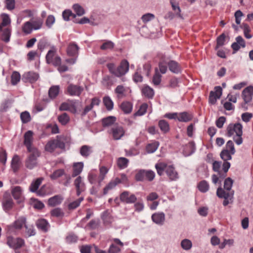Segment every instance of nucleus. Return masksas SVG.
Segmentation results:
<instances>
[{"label": "nucleus", "instance_id": "nucleus-1", "mask_svg": "<svg viewBox=\"0 0 253 253\" xmlns=\"http://www.w3.org/2000/svg\"><path fill=\"white\" fill-rule=\"evenodd\" d=\"M107 66L109 72L117 77H120L125 75L129 69V63L126 60H123L120 65L116 68L114 63H108Z\"/></svg>", "mask_w": 253, "mask_h": 253}, {"label": "nucleus", "instance_id": "nucleus-2", "mask_svg": "<svg viewBox=\"0 0 253 253\" xmlns=\"http://www.w3.org/2000/svg\"><path fill=\"white\" fill-rule=\"evenodd\" d=\"M30 154L25 160V167L29 169H32L38 166V158L41 155V152L38 149L28 151Z\"/></svg>", "mask_w": 253, "mask_h": 253}, {"label": "nucleus", "instance_id": "nucleus-3", "mask_svg": "<svg viewBox=\"0 0 253 253\" xmlns=\"http://www.w3.org/2000/svg\"><path fill=\"white\" fill-rule=\"evenodd\" d=\"M221 163L215 161L212 163V169L217 172L219 177L223 179L226 176V173L230 167V163L228 162H224L222 166V169H220Z\"/></svg>", "mask_w": 253, "mask_h": 253}, {"label": "nucleus", "instance_id": "nucleus-4", "mask_svg": "<svg viewBox=\"0 0 253 253\" xmlns=\"http://www.w3.org/2000/svg\"><path fill=\"white\" fill-rule=\"evenodd\" d=\"M155 176V172L151 170L141 169L135 174V178L137 181H152Z\"/></svg>", "mask_w": 253, "mask_h": 253}, {"label": "nucleus", "instance_id": "nucleus-5", "mask_svg": "<svg viewBox=\"0 0 253 253\" xmlns=\"http://www.w3.org/2000/svg\"><path fill=\"white\" fill-rule=\"evenodd\" d=\"M83 91V86L70 84L67 86L65 93L72 96H80Z\"/></svg>", "mask_w": 253, "mask_h": 253}, {"label": "nucleus", "instance_id": "nucleus-6", "mask_svg": "<svg viewBox=\"0 0 253 253\" xmlns=\"http://www.w3.org/2000/svg\"><path fill=\"white\" fill-rule=\"evenodd\" d=\"M242 129L243 126L241 124H230L227 127V135L228 137H231L234 135V133H236V135L237 134H243Z\"/></svg>", "mask_w": 253, "mask_h": 253}, {"label": "nucleus", "instance_id": "nucleus-7", "mask_svg": "<svg viewBox=\"0 0 253 253\" xmlns=\"http://www.w3.org/2000/svg\"><path fill=\"white\" fill-rule=\"evenodd\" d=\"M110 133L114 139L119 140L125 135V130L122 126L116 124L111 127Z\"/></svg>", "mask_w": 253, "mask_h": 253}, {"label": "nucleus", "instance_id": "nucleus-8", "mask_svg": "<svg viewBox=\"0 0 253 253\" xmlns=\"http://www.w3.org/2000/svg\"><path fill=\"white\" fill-rule=\"evenodd\" d=\"M24 241L20 238H14L12 237H8L7 238V244L14 250L20 249L24 245Z\"/></svg>", "mask_w": 253, "mask_h": 253}, {"label": "nucleus", "instance_id": "nucleus-9", "mask_svg": "<svg viewBox=\"0 0 253 253\" xmlns=\"http://www.w3.org/2000/svg\"><path fill=\"white\" fill-rule=\"evenodd\" d=\"M222 89L220 86H216L214 88V91H211L210 93L209 101L211 104H215L217 100L219 99L222 95Z\"/></svg>", "mask_w": 253, "mask_h": 253}, {"label": "nucleus", "instance_id": "nucleus-10", "mask_svg": "<svg viewBox=\"0 0 253 253\" xmlns=\"http://www.w3.org/2000/svg\"><path fill=\"white\" fill-rule=\"evenodd\" d=\"M120 200L126 204H133L137 200V198L133 194H131L128 191H124L120 194Z\"/></svg>", "mask_w": 253, "mask_h": 253}, {"label": "nucleus", "instance_id": "nucleus-11", "mask_svg": "<svg viewBox=\"0 0 253 253\" xmlns=\"http://www.w3.org/2000/svg\"><path fill=\"white\" fill-rule=\"evenodd\" d=\"M24 144L26 146L28 151L33 150L34 149H37L32 146L33 141V132L31 130H28L25 132L24 135Z\"/></svg>", "mask_w": 253, "mask_h": 253}, {"label": "nucleus", "instance_id": "nucleus-12", "mask_svg": "<svg viewBox=\"0 0 253 253\" xmlns=\"http://www.w3.org/2000/svg\"><path fill=\"white\" fill-rule=\"evenodd\" d=\"M112 241L115 244H112L109 249V253H119L121 251L120 247H123L124 243L118 238H113Z\"/></svg>", "mask_w": 253, "mask_h": 253}, {"label": "nucleus", "instance_id": "nucleus-13", "mask_svg": "<svg viewBox=\"0 0 253 253\" xmlns=\"http://www.w3.org/2000/svg\"><path fill=\"white\" fill-rule=\"evenodd\" d=\"M59 110L60 111H69L72 113L75 114L77 112L76 102L71 100L68 102H63L61 104Z\"/></svg>", "mask_w": 253, "mask_h": 253}, {"label": "nucleus", "instance_id": "nucleus-14", "mask_svg": "<svg viewBox=\"0 0 253 253\" xmlns=\"http://www.w3.org/2000/svg\"><path fill=\"white\" fill-rule=\"evenodd\" d=\"M39 78L38 73L30 71L23 74L22 80L25 83H34L38 80Z\"/></svg>", "mask_w": 253, "mask_h": 253}, {"label": "nucleus", "instance_id": "nucleus-15", "mask_svg": "<svg viewBox=\"0 0 253 253\" xmlns=\"http://www.w3.org/2000/svg\"><path fill=\"white\" fill-rule=\"evenodd\" d=\"M74 185L77 191V196H80L82 192L85 190V185L81 176H78L74 180Z\"/></svg>", "mask_w": 253, "mask_h": 253}, {"label": "nucleus", "instance_id": "nucleus-16", "mask_svg": "<svg viewBox=\"0 0 253 253\" xmlns=\"http://www.w3.org/2000/svg\"><path fill=\"white\" fill-rule=\"evenodd\" d=\"M152 220L158 225H163L165 222V214L163 212H157L151 216Z\"/></svg>", "mask_w": 253, "mask_h": 253}, {"label": "nucleus", "instance_id": "nucleus-17", "mask_svg": "<svg viewBox=\"0 0 253 253\" xmlns=\"http://www.w3.org/2000/svg\"><path fill=\"white\" fill-rule=\"evenodd\" d=\"M234 194V191H226L221 187H218L216 191V195L220 198L232 199Z\"/></svg>", "mask_w": 253, "mask_h": 253}, {"label": "nucleus", "instance_id": "nucleus-18", "mask_svg": "<svg viewBox=\"0 0 253 253\" xmlns=\"http://www.w3.org/2000/svg\"><path fill=\"white\" fill-rule=\"evenodd\" d=\"M242 97L246 103L250 102L253 95V86H249L245 88L242 92Z\"/></svg>", "mask_w": 253, "mask_h": 253}, {"label": "nucleus", "instance_id": "nucleus-19", "mask_svg": "<svg viewBox=\"0 0 253 253\" xmlns=\"http://www.w3.org/2000/svg\"><path fill=\"white\" fill-rule=\"evenodd\" d=\"M26 218L24 216H21L18 218L12 224L8 226L9 229L12 228L16 229H21L23 226L26 225Z\"/></svg>", "mask_w": 253, "mask_h": 253}, {"label": "nucleus", "instance_id": "nucleus-20", "mask_svg": "<svg viewBox=\"0 0 253 253\" xmlns=\"http://www.w3.org/2000/svg\"><path fill=\"white\" fill-rule=\"evenodd\" d=\"M245 46V42L243 38L240 36L236 37V42H233L231 45V47L234 51V53L238 51L241 47L244 48Z\"/></svg>", "mask_w": 253, "mask_h": 253}, {"label": "nucleus", "instance_id": "nucleus-21", "mask_svg": "<svg viewBox=\"0 0 253 253\" xmlns=\"http://www.w3.org/2000/svg\"><path fill=\"white\" fill-rule=\"evenodd\" d=\"M42 178H39L33 181L29 187L30 191L32 192H37L39 196H43V194L42 193L41 190L37 191L42 183Z\"/></svg>", "mask_w": 253, "mask_h": 253}, {"label": "nucleus", "instance_id": "nucleus-22", "mask_svg": "<svg viewBox=\"0 0 253 253\" xmlns=\"http://www.w3.org/2000/svg\"><path fill=\"white\" fill-rule=\"evenodd\" d=\"M166 173L169 179L171 181L176 180L179 178L177 172L175 170L174 168L171 165L168 166L166 169Z\"/></svg>", "mask_w": 253, "mask_h": 253}, {"label": "nucleus", "instance_id": "nucleus-23", "mask_svg": "<svg viewBox=\"0 0 253 253\" xmlns=\"http://www.w3.org/2000/svg\"><path fill=\"white\" fill-rule=\"evenodd\" d=\"M121 183V180L116 177L111 180L109 183L104 187L103 189V193L106 195L108 193V191L113 189L118 184Z\"/></svg>", "mask_w": 253, "mask_h": 253}, {"label": "nucleus", "instance_id": "nucleus-24", "mask_svg": "<svg viewBox=\"0 0 253 253\" xmlns=\"http://www.w3.org/2000/svg\"><path fill=\"white\" fill-rule=\"evenodd\" d=\"M79 47L74 42L70 43L67 48V54L70 56H75L78 54Z\"/></svg>", "mask_w": 253, "mask_h": 253}, {"label": "nucleus", "instance_id": "nucleus-25", "mask_svg": "<svg viewBox=\"0 0 253 253\" xmlns=\"http://www.w3.org/2000/svg\"><path fill=\"white\" fill-rule=\"evenodd\" d=\"M193 116L191 114L187 112L178 113L177 119L179 122H188L192 119Z\"/></svg>", "mask_w": 253, "mask_h": 253}, {"label": "nucleus", "instance_id": "nucleus-26", "mask_svg": "<svg viewBox=\"0 0 253 253\" xmlns=\"http://www.w3.org/2000/svg\"><path fill=\"white\" fill-rule=\"evenodd\" d=\"M84 168V163L83 162H79L75 163L73 167V173L72 176L73 177L77 176L82 171Z\"/></svg>", "mask_w": 253, "mask_h": 253}, {"label": "nucleus", "instance_id": "nucleus-27", "mask_svg": "<svg viewBox=\"0 0 253 253\" xmlns=\"http://www.w3.org/2000/svg\"><path fill=\"white\" fill-rule=\"evenodd\" d=\"M100 175H98L97 172L94 171H91L88 174L87 179L91 184L98 183L100 185L102 181H99Z\"/></svg>", "mask_w": 253, "mask_h": 253}, {"label": "nucleus", "instance_id": "nucleus-28", "mask_svg": "<svg viewBox=\"0 0 253 253\" xmlns=\"http://www.w3.org/2000/svg\"><path fill=\"white\" fill-rule=\"evenodd\" d=\"M141 92L143 95L148 98H152L154 95V91L153 88L148 85H144L142 89Z\"/></svg>", "mask_w": 253, "mask_h": 253}, {"label": "nucleus", "instance_id": "nucleus-29", "mask_svg": "<svg viewBox=\"0 0 253 253\" xmlns=\"http://www.w3.org/2000/svg\"><path fill=\"white\" fill-rule=\"evenodd\" d=\"M20 165V157L17 155H14L11 162V167L14 172H16L19 169Z\"/></svg>", "mask_w": 253, "mask_h": 253}, {"label": "nucleus", "instance_id": "nucleus-30", "mask_svg": "<svg viewBox=\"0 0 253 253\" xmlns=\"http://www.w3.org/2000/svg\"><path fill=\"white\" fill-rule=\"evenodd\" d=\"M36 225L38 229L43 232H46L49 228L48 222L44 219H40L37 221Z\"/></svg>", "mask_w": 253, "mask_h": 253}, {"label": "nucleus", "instance_id": "nucleus-31", "mask_svg": "<svg viewBox=\"0 0 253 253\" xmlns=\"http://www.w3.org/2000/svg\"><path fill=\"white\" fill-rule=\"evenodd\" d=\"M169 70L175 74L179 73L181 71V68L178 63L175 61H169L168 63Z\"/></svg>", "mask_w": 253, "mask_h": 253}, {"label": "nucleus", "instance_id": "nucleus-32", "mask_svg": "<svg viewBox=\"0 0 253 253\" xmlns=\"http://www.w3.org/2000/svg\"><path fill=\"white\" fill-rule=\"evenodd\" d=\"M127 88L123 85H118L115 89V92L117 94V97L122 98L126 96Z\"/></svg>", "mask_w": 253, "mask_h": 253}, {"label": "nucleus", "instance_id": "nucleus-33", "mask_svg": "<svg viewBox=\"0 0 253 253\" xmlns=\"http://www.w3.org/2000/svg\"><path fill=\"white\" fill-rule=\"evenodd\" d=\"M92 152V147L86 145L82 146L80 150V154L85 158L88 157Z\"/></svg>", "mask_w": 253, "mask_h": 253}, {"label": "nucleus", "instance_id": "nucleus-34", "mask_svg": "<svg viewBox=\"0 0 253 253\" xmlns=\"http://www.w3.org/2000/svg\"><path fill=\"white\" fill-rule=\"evenodd\" d=\"M101 218L103 221V223L105 225L110 224L113 221V217L107 211L103 212L101 215Z\"/></svg>", "mask_w": 253, "mask_h": 253}, {"label": "nucleus", "instance_id": "nucleus-35", "mask_svg": "<svg viewBox=\"0 0 253 253\" xmlns=\"http://www.w3.org/2000/svg\"><path fill=\"white\" fill-rule=\"evenodd\" d=\"M59 85H53L51 86L48 90L49 97L51 99L55 98L59 94Z\"/></svg>", "mask_w": 253, "mask_h": 253}, {"label": "nucleus", "instance_id": "nucleus-36", "mask_svg": "<svg viewBox=\"0 0 253 253\" xmlns=\"http://www.w3.org/2000/svg\"><path fill=\"white\" fill-rule=\"evenodd\" d=\"M120 107L124 113L129 114L132 109V104L130 102L125 101L122 103Z\"/></svg>", "mask_w": 253, "mask_h": 253}, {"label": "nucleus", "instance_id": "nucleus-37", "mask_svg": "<svg viewBox=\"0 0 253 253\" xmlns=\"http://www.w3.org/2000/svg\"><path fill=\"white\" fill-rule=\"evenodd\" d=\"M63 200V198L61 196L59 195H56L54 196L48 200V205L50 206H55L58 205H59Z\"/></svg>", "mask_w": 253, "mask_h": 253}, {"label": "nucleus", "instance_id": "nucleus-38", "mask_svg": "<svg viewBox=\"0 0 253 253\" xmlns=\"http://www.w3.org/2000/svg\"><path fill=\"white\" fill-rule=\"evenodd\" d=\"M197 188L200 192L206 193L209 190L210 185L206 180H203L199 182Z\"/></svg>", "mask_w": 253, "mask_h": 253}, {"label": "nucleus", "instance_id": "nucleus-39", "mask_svg": "<svg viewBox=\"0 0 253 253\" xmlns=\"http://www.w3.org/2000/svg\"><path fill=\"white\" fill-rule=\"evenodd\" d=\"M158 126L161 130L164 133H167L169 130V125L167 121L161 120L159 121Z\"/></svg>", "mask_w": 253, "mask_h": 253}, {"label": "nucleus", "instance_id": "nucleus-40", "mask_svg": "<svg viewBox=\"0 0 253 253\" xmlns=\"http://www.w3.org/2000/svg\"><path fill=\"white\" fill-rule=\"evenodd\" d=\"M22 30L25 35L30 34L33 30L32 22L27 21L24 23L22 27Z\"/></svg>", "mask_w": 253, "mask_h": 253}, {"label": "nucleus", "instance_id": "nucleus-41", "mask_svg": "<svg viewBox=\"0 0 253 253\" xmlns=\"http://www.w3.org/2000/svg\"><path fill=\"white\" fill-rule=\"evenodd\" d=\"M11 193L15 199H20L22 194V189L20 186H15L11 190Z\"/></svg>", "mask_w": 253, "mask_h": 253}, {"label": "nucleus", "instance_id": "nucleus-42", "mask_svg": "<svg viewBox=\"0 0 253 253\" xmlns=\"http://www.w3.org/2000/svg\"><path fill=\"white\" fill-rule=\"evenodd\" d=\"M116 121V118L113 116H109L102 120V123L103 126H110L114 124Z\"/></svg>", "mask_w": 253, "mask_h": 253}, {"label": "nucleus", "instance_id": "nucleus-43", "mask_svg": "<svg viewBox=\"0 0 253 253\" xmlns=\"http://www.w3.org/2000/svg\"><path fill=\"white\" fill-rule=\"evenodd\" d=\"M232 155L233 154H231V152L228 149H223L220 154V157L224 162L230 160L232 159Z\"/></svg>", "mask_w": 253, "mask_h": 253}, {"label": "nucleus", "instance_id": "nucleus-44", "mask_svg": "<svg viewBox=\"0 0 253 253\" xmlns=\"http://www.w3.org/2000/svg\"><path fill=\"white\" fill-rule=\"evenodd\" d=\"M168 165L164 163H160L156 164L155 168L159 175H162L164 171H166Z\"/></svg>", "mask_w": 253, "mask_h": 253}, {"label": "nucleus", "instance_id": "nucleus-45", "mask_svg": "<svg viewBox=\"0 0 253 253\" xmlns=\"http://www.w3.org/2000/svg\"><path fill=\"white\" fill-rule=\"evenodd\" d=\"M129 161L124 157H120L117 160L118 166L122 169L126 168L127 167Z\"/></svg>", "mask_w": 253, "mask_h": 253}, {"label": "nucleus", "instance_id": "nucleus-46", "mask_svg": "<svg viewBox=\"0 0 253 253\" xmlns=\"http://www.w3.org/2000/svg\"><path fill=\"white\" fill-rule=\"evenodd\" d=\"M103 103L105 106L106 109L110 111L113 109L114 103L112 99L109 96H105L103 98Z\"/></svg>", "mask_w": 253, "mask_h": 253}, {"label": "nucleus", "instance_id": "nucleus-47", "mask_svg": "<svg viewBox=\"0 0 253 253\" xmlns=\"http://www.w3.org/2000/svg\"><path fill=\"white\" fill-rule=\"evenodd\" d=\"M159 145V143L157 141L149 144L146 146V151L148 153H154L158 149Z\"/></svg>", "mask_w": 253, "mask_h": 253}, {"label": "nucleus", "instance_id": "nucleus-48", "mask_svg": "<svg viewBox=\"0 0 253 253\" xmlns=\"http://www.w3.org/2000/svg\"><path fill=\"white\" fill-rule=\"evenodd\" d=\"M58 120L62 125H66L70 121V117L66 113L58 116Z\"/></svg>", "mask_w": 253, "mask_h": 253}, {"label": "nucleus", "instance_id": "nucleus-49", "mask_svg": "<svg viewBox=\"0 0 253 253\" xmlns=\"http://www.w3.org/2000/svg\"><path fill=\"white\" fill-rule=\"evenodd\" d=\"M181 248L186 251H188L192 248V242L187 239H183L181 242Z\"/></svg>", "mask_w": 253, "mask_h": 253}, {"label": "nucleus", "instance_id": "nucleus-50", "mask_svg": "<svg viewBox=\"0 0 253 253\" xmlns=\"http://www.w3.org/2000/svg\"><path fill=\"white\" fill-rule=\"evenodd\" d=\"M78 240V236L73 233H69L65 238L66 242L68 244L75 243Z\"/></svg>", "mask_w": 253, "mask_h": 253}, {"label": "nucleus", "instance_id": "nucleus-51", "mask_svg": "<svg viewBox=\"0 0 253 253\" xmlns=\"http://www.w3.org/2000/svg\"><path fill=\"white\" fill-rule=\"evenodd\" d=\"M56 144L54 139L49 141L44 147L46 151L51 153L56 149Z\"/></svg>", "mask_w": 253, "mask_h": 253}, {"label": "nucleus", "instance_id": "nucleus-52", "mask_svg": "<svg viewBox=\"0 0 253 253\" xmlns=\"http://www.w3.org/2000/svg\"><path fill=\"white\" fill-rule=\"evenodd\" d=\"M170 3L171 4L173 10L175 12V15L178 17L182 18V16L180 13L181 9L178 3L174 2L173 0H170Z\"/></svg>", "mask_w": 253, "mask_h": 253}, {"label": "nucleus", "instance_id": "nucleus-53", "mask_svg": "<svg viewBox=\"0 0 253 253\" xmlns=\"http://www.w3.org/2000/svg\"><path fill=\"white\" fill-rule=\"evenodd\" d=\"M162 76L159 73L158 69H155V73L152 79V83L155 85H158L161 82Z\"/></svg>", "mask_w": 253, "mask_h": 253}, {"label": "nucleus", "instance_id": "nucleus-54", "mask_svg": "<svg viewBox=\"0 0 253 253\" xmlns=\"http://www.w3.org/2000/svg\"><path fill=\"white\" fill-rule=\"evenodd\" d=\"M20 118L23 124H26L29 122L31 120L30 114L28 111H24L21 113L20 114Z\"/></svg>", "mask_w": 253, "mask_h": 253}, {"label": "nucleus", "instance_id": "nucleus-55", "mask_svg": "<svg viewBox=\"0 0 253 253\" xmlns=\"http://www.w3.org/2000/svg\"><path fill=\"white\" fill-rule=\"evenodd\" d=\"M64 170L63 169H59L54 171L50 175V177L52 180H55L61 177L64 174Z\"/></svg>", "mask_w": 253, "mask_h": 253}, {"label": "nucleus", "instance_id": "nucleus-56", "mask_svg": "<svg viewBox=\"0 0 253 253\" xmlns=\"http://www.w3.org/2000/svg\"><path fill=\"white\" fill-rule=\"evenodd\" d=\"M55 52L56 50L54 48H52L48 51L46 55V60L48 64H50V62H52V60L56 56Z\"/></svg>", "mask_w": 253, "mask_h": 253}, {"label": "nucleus", "instance_id": "nucleus-57", "mask_svg": "<svg viewBox=\"0 0 253 253\" xmlns=\"http://www.w3.org/2000/svg\"><path fill=\"white\" fill-rule=\"evenodd\" d=\"M13 202L11 199H7L3 201L2 206L5 211L10 210L13 207Z\"/></svg>", "mask_w": 253, "mask_h": 253}, {"label": "nucleus", "instance_id": "nucleus-58", "mask_svg": "<svg viewBox=\"0 0 253 253\" xmlns=\"http://www.w3.org/2000/svg\"><path fill=\"white\" fill-rule=\"evenodd\" d=\"M147 108L148 105L146 103L142 104L140 106L138 110L135 113V115L137 116H141L144 115L147 111Z\"/></svg>", "mask_w": 253, "mask_h": 253}, {"label": "nucleus", "instance_id": "nucleus-59", "mask_svg": "<svg viewBox=\"0 0 253 253\" xmlns=\"http://www.w3.org/2000/svg\"><path fill=\"white\" fill-rule=\"evenodd\" d=\"M73 8L77 15L81 16L84 14V8L79 4H74Z\"/></svg>", "mask_w": 253, "mask_h": 253}, {"label": "nucleus", "instance_id": "nucleus-60", "mask_svg": "<svg viewBox=\"0 0 253 253\" xmlns=\"http://www.w3.org/2000/svg\"><path fill=\"white\" fill-rule=\"evenodd\" d=\"M84 198L81 197L79 199L71 203L68 205V208L69 210H73L78 207L81 203L83 201Z\"/></svg>", "mask_w": 253, "mask_h": 253}, {"label": "nucleus", "instance_id": "nucleus-61", "mask_svg": "<svg viewBox=\"0 0 253 253\" xmlns=\"http://www.w3.org/2000/svg\"><path fill=\"white\" fill-rule=\"evenodd\" d=\"M242 28L244 30V34L245 37L248 39L252 38V36L251 34H250L251 30L249 26L247 24L243 23L242 24Z\"/></svg>", "mask_w": 253, "mask_h": 253}, {"label": "nucleus", "instance_id": "nucleus-62", "mask_svg": "<svg viewBox=\"0 0 253 253\" xmlns=\"http://www.w3.org/2000/svg\"><path fill=\"white\" fill-rule=\"evenodd\" d=\"M233 181L231 178L228 177L224 180V189L226 191H232L231 188L233 185Z\"/></svg>", "mask_w": 253, "mask_h": 253}, {"label": "nucleus", "instance_id": "nucleus-63", "mask_svg": "<svg viewBox=\"0 0 253 253\" xmlns=\"http://www.w3.org/2000/svg\"><path fill=\"white\" fill-rule=\"evenodd\" d=\"M10 35L11 31L9 29L6 28L4 29L2 35V40L6 42H8L9 41Z\"/></svg>", "mask_w": 253, "mask_h": 253}, {"label": "nucleus", "instance_id": "nucleus-64", "mask_svg": "<svg viewBox=\"0 0 253 253\" xmlns=\"http://www.w3.org/2000/svg\"><path fill=\"white\" fill-rule=\"evenodd\" d=\"M155 18V15L153 14L148 13L142 15L141 20L143 23H146Z\"/></svg>", "mask_w": 253, "mask_h": 253}]
</instances>
